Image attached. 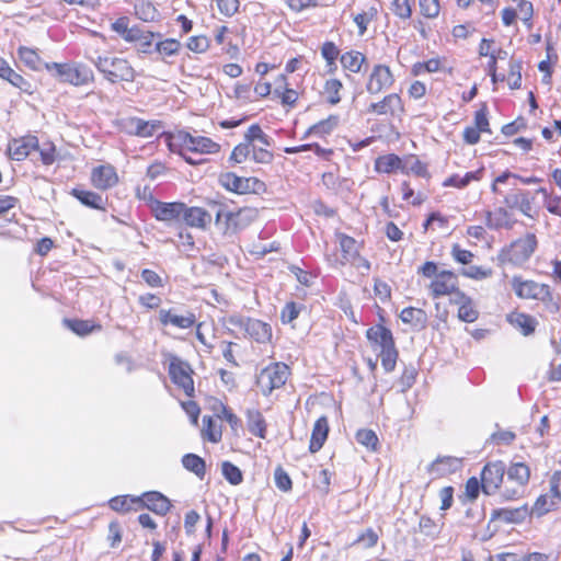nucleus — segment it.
Instances as JSON below:
<instances>
[{
    "instance_id": "obj_58",
    "label": "nucleus",
    "mask_w": 561,
    "mask_h": 561,
    "mask_svg": "<svg viewBox=\"0 0 561 561\" xmlns=\"http://www.w3.org/2000/svg\"><path fill=\"white\" fill-rule=\"evenodd\" d=\"M400 190L402 193V201L412 206H421L427 199V196L423 192L414 191L410 181H402Z\"/></svg>"
},
{
    "instance_id": "obj_60",
    "label": "nucleus",
    "mask_w": 561,
    "mask_h": 561,
    "mask_svg": "<svg viewBox=\"0 0 561 561\" xmlns=\"http://www.w3.org/2000/svg\"><path fill=\"white\" fill-rule=\"evenodd\" d=\"M420 15L425 20H435L442 11L440 0H417Z\"/></svg>"
},
{
    "instance_id": "obj_26",
    "label": "nucleus",
    "mask_w": 561,
    "mask_h": 561,
    "mask_svg": "<svg viewBox=\"0 0 561 561\" xmlns=\"http://www.w3.org/2000/svg\"><path fill=\"white\" fill-rule=\"evenodd\" d=\"M245 331V334L256 343H270L272 341V328L268 323L259 319L245 318L237 322Z\"/></svg>"
},
{
    "instance_id": "obj_9",
    "label": "nucleus",
    "mask_w": 561,
    "mask_h": 561,
    "mask_svg": "<svg viewBox=\"0 0 561 561\" xmlns=\"http://www.w3.org/2000/svg\"><path fill=\"white\" fill-rule=\"evenodd\" d=\"M510 285L516 298L520 300H530L543 306L553 302V293L549 284L525 278L522 275H513Z\"/></svg>"
},
{
    "instance_id": "obj_2",
    "label": "nucleus",
    "mask_w": 561,
    "mask_h": 561,
    "mask_svg": "<svg viewBox=\"0 0 561 561\" xmlns=\"http://www.w3.org/2000/svg\"><path fill=\"white\" fill-rule=\"evenodd\" d=\"M416 273L419 276L428 279L427 290L432 299L443 297H457L462 290L459 284V277L453 270L439 268L438 263L425 261Z\"/></svg>"
},
{
    "instance_id": "obj_39",
    "label": "nucleus",
    "mask_w": 561,
    "mask_h": 561,
    "mask_svg": "<svg viewBox=\"0 0 561 561\" xmlns=\"http://www.w3.org/2000/svg\"><path fill=\"white\" fill-rule=\"evenodd\" d=\"M506 320L525 336L533 334L538 324L533 316L520 311H512L507 314Z\"/></svg>"
},
{
    "instance_id": "obj_29",
    "label": "nucleus",
    "mask_w": 561,
    "mask_h": 561,
    "mask_svg": "<svg viewBox=\"0 0 561 561\" xmlns=\"http://www.w3.org/2000/svg\"><path fill=\"white\" fill-rule=\"evenodd\" d=\"M140 510L147 508L157 515L165 516L171 507V501L158 491H147L139 495Z\"/></svg>"
},
{
    "instance_id": "obj_16",
    "label": "nucleus",
    "mask_w": 561,
    "mask_h": 561,
    "mask_svg": "<svg viewBox=\"0 0 561 561\" xmlns=\"http://www.w3.org/2000/svg\"><path fill=\"white\" fill-rule=\"evenodd\" d=\"M253 142H259L266 147H270V138L263 131L262 127L259 124H252L247 133L244 134V141L238 144L233 147L229 161L234 164H241L248 160L251 156V146Z\"/></svg>"
},
{
    "instance_id": "obj_18",
    "label": "nucleus",
    "mask_w": 561,
    "mask_h": 561,
    "mask_svg": "<svg viewBox=\"0 0 561 561\" xmlns=\"http://www.w3.org/2000/svg\"><path fill=\"white\" fill-rule=\"evenodd\" d=\"M489 106L486 102H480L473 115V125L465 127L462 140L468 145H476L481 139V134H492L489 121Z\"/></svg>"
},
{
    "instance_id": "obj_42",
    "label": "nucleus",
    "mask_w": 561,
    "mask_h": 561,
    "mask_svg": "<svg viewBox=\"0 0 561 561\" xmlns=\"http://www.w3.org/2000/svg\"><path fill=\"white\" fill-rule=\"evenodd\" d=\"M107 505L112 511L122 515L140 511L139 496L130 494L113 496L108 500Z\"/></svg>"
},
{
    "instance_id": "obj_21",
    "label": "nucleus",
    "mask_w": 561,
    "mask_h": 561,
    "mask_svg": "<svg viewBox=\"0 0 561 561\" xmlns=\"http://www.w3.org/2000/svg\"><path fill=\"white\" fill-rule=\"evenodd\" d=\"M367 112L390 119H401L405 113V106L399 93H389L381 100L370 103Z\"/></svg>"
},
{
    "instance_id": "obj_19",
    "label": "nucleus",
    "mask_w": 561,
    "mask_h": 561,
    "mask_svg": "<svg viewBox=\"0 0 561 561\" xmlns=\"http://www.w3.org/2000/svg\"><path fill=\"white\" fill-rule=\"evenodd\" d=\"M478 55L481 58H486L485 71L491 78L493 84L497 83V61L503 59L507 53L502 49L494 38L483 37L478 45Z\"/></svg>"
},
{
    "instance_id": "obj_28",
    "label": "nucleus",
    "mask_w": 561,
    "mask_h": 561,
    "mask_svg": "<svg viewBox=\"0 0 561 561\" xmlns=\"http://www.w3.org/2000/svg\"><path fill=\"white\" fill-rule=\"evenodd\" d=\"M462 467L460 458L454 456H439L427 468L434 479L447 478L458 472Z\"/></svg>"
},
{
    "instance_id": "obj_56",
    "label": "nucleus",
    "mask_w": 561,
    "mask_h": 561,
    "mask_svg": "<svg viewBox=\"0 0 561 561\" xmlns=\"http://www.w3.org/2000/svg\"><path fill=\"white\" fill-rule=\"evenodd\" d=\"M183 467L203 479L206 474L205 460L196 454H186L182 457Z\"/></svg>"
},
{
    "instance_id": "obj_36",
    "label": "nucleus",
    "mask_w": 561,
    "mask_h": 561,
    "mask_svg": "<svg viewBox=\"0 0 561 561\" xmlns=\"http://www.w3.org/2000/svg\"><path fill=\"white\" fill-rule=\"evenodd\" d=\"M485 174V168L481 165L474 171L466 172L463 175H460L458 173L450 174L447 176L442 185L444 187H454L457 190H463L467 186H469L473 182H480L483 180Z\"/></svg>"
},
{
    "instance_id": "obj_8",
    "label": "nucleus",
    "mask_w": 561,
    "mask_h": 561,
    "mask_svg": "<svg viewBox=\"0 0 561 561\" xmlns=\"http://www.w3.org/2000/svg\"><path fill=\"white\" fill-rule=\"evenodd\" d=\"M47 71H54L61 83L84 87L94 83L95 75L85 64L79 61L50 62L45 65Z\"/></svg>"
},
{
    "instance_id": "obj_46",
    "label": "nucleus",
    "mask_w": 561,
    "mask_h": 561,
    "mask_svg": "<svg viewBox=\"0 0 561 561\" xmlns=\"http://www.w3.org/2000/svg\"><path fill=\"white\" fill-rule=\"evenodd\" d=\"M507 480L524 490L530 481L531 471L527 463L512 462L507 468Z\"/></svg>"
},
{
    "instance_id": "obj_45",
    "label": "nucleus",
    "mask_w": 561,
    "mask_h": 561,
    "mask_svg": "<svg viewBox=\"0 0 561 561\" xmlns=\"http://www.w3.org/2000/svg\"><path fill=\"white\" fill-rule=\"evenodd\" d=\"M366 337L371 344L380 346V350L396 344L392 332L383 323L367 329Z\"/></svg>"
},
{
    "instance_id": "obj_34",
    "label": "nucleus",
    "mask_w": 561,
    "mask_h": 561,
    "mask_svg": "<svg viewBox=\"0 0 561 561\" xmlns=\"http://www.w3.org/2000/svg\"><path fill=\"white\" fill-rule=\"evenodd\" d=\"M70 195L88 208L106 211L107 198L96 191L73 187Z\"/></svg>"
},
{
    "instance_id": "obj_53",
    "label": "nucleus",
    "mask_w": 561,
    "mask_h": 561,
    "mask_svg": "<svg viewBox=\"0 0 561 561\" xmlns=\"http://www.w3.org/2000/svg\"><path fill=\"white\" fill-rule=\"evenodd\" d=\"M400 319L413 328L423 329L427 320L426 312L421 308L407 307L401 310Z\"/></svg>"
},
{
    "instance_id": "obj_40",
    "label": "nucleus",
    "mask_w": 561,
    "mask_h": 561,
    "mask_svg": "<svg viewBox=\"0 0 561 561\" xmlns=\"http://www.w3.org/2000/svg\"><path fill=\"white\" fill-rule=\"evenodd\" d=\"M248 431L257 438L265 439L267 436V423L259 409L245 411Z\"/></svg>"
},
{
    "instance_id": "obj_25",
    "label": "nucleus",
    "mask_w": 561,
    "mask_h": 561,
    "mask_svg": "<svg viewBox=\"0 0 561 561\" xmlns=\"http://www.w3.org/2000/svg\"><path fill=\"white\" fill-rule=\"evenodd\" d=\"M35 149H38V138L35 135H25L10 140L7 153L14 161H23Z\"/></svg>"
},
{
    "instance_id": "obj_49",
    "label": "nucleus",
    "mask_w": 561,
    "mask_h": 561,
    "mask_svg": "<svg viewBox=\"0 0 561 561\" xmlns=\"http://www.w3.org/2000/svg\"><path fill=\"white\" fill-rule=\"evenodd\" d=\"M343 90V82L339 78L332 77L324 81L321 93L325 102L334 106L342 101Z\"/></svg>"
},
{
    "instance_id": "obj_12",
    "label": "nucleus",
    "mask_w": 561,
    "mask_h": 561,
    "mask_svg": "<svg viewBox=\"0 0 561 561\" xmlns=\"http://www.w3.org/2000/svg\"><path fill=\"white\" fill-rule=\"evenodd\" d=\"M167 360V370L171 382L176 389L181 390L185 397L194 398L196 392L194 382L195 371L192 365L175 354H168Z\"/></svg>"
},
{
    "instance_id": "obj_5",
    "label": "nucleus",
    "mask_w": 561,
    "mask_h": 561,
    "mask_svg": "<svg viewBox=\"0 0 561 561\" xmlns=\"http://www.w3.org/2000/svg\"><path fill=\"white\" fill-rule=\"evenodd\" d=\"M208 205L215 209V225L224 236L237 234L245 229L256 218V209L241 207L237 210H229L227 205L209 201Z\"/></svg>"
},
{
    "instance_id": "obj_27",
    "label": "nucleus",
    "mask_w": 561,
    "mask_h": 561,
    "mask_svg": "<svg viewBox=\"0 0 561 561\" xmlns=\"http://www.w3.org/2000/svg\"><path fill=\"white\" fill-rule=\"evenodd\" d=\"M206 409L211 412L210 416L224 417L233 432L241 427V419L221 399L208 397Z\"/></svg>"
},
{
    "instance_id": "obj_24",
    "label": "nucleus",
    "mask_w": 561,
    "mask_h": 561,
    "mask_svg": "<svg viewBox=\"0 0 561 561\" xmlns=\"http://www.w3.org/2000/svg\"><path fill=\"white\" fill-rule=\"evenodd\" d=\"M163 128L159 119L145 121L139 117H129L124 122V130L131 136L149 138L154 136Z\"/></svg>"
},
{
    "instance_id": "obj_33",
    "label": "nucleus",
    "mask_w": 561,
    "mask_h": 561,
    "mask_svg": "<svg viewBox=\"0 0 561 561\" xmlns=\"http://www.w3.org/2000/svg\"><path fill=\"white\" fill-rule=\"evenodd\" d=\"M451 302L458 306L457 318L466 323H473L479 318V310L473 299L463 290Z\"/></svg>"
},
{
    "instance_id": "obj_11",
    "label": "nucleus",
    "mask_w": 561,
    "mask_h": 561,
    "mask_svg": "<svg viewBox=\"0 0 561 561\" xmlns=\"http://www.w3.org/2000/svg\"><path fill=\"white\" fill-rule=\"evenodd\" d=\"M291 375L290 367L282 362H274L262 368L255 376V386L263 397L282 389Z\"/></svg>"
},
{
    "instance_id": "obj_3",
    "label": "nucleus",
    "mask_w": 561,
    "mask_h": 561,
    "mask_svg": "<svg viewBox=\"0 0 561 561\" xmlns=\"http://www.w3.org/2000/svg\"><path fill=\"white\" fill-rule=\"evenodd\" d=\"M535 196L527 190H515L503 199L504 206L494 209L495 226L499 229H512L517 220L514 218L513 210L517 209L525 217L535 219L538 214V207L535 206Z\"/></svg>"
},
{
    "instance_id": "obj_38",
    "label": "nucleus",
    "mask_w": 561,
    "mask_h": 561,
    "mask_svg": "<svg viewBox=\"0 0 561 561\" xmlns=\"http://www.w3.org/2000/svg\"><path fill=\"white\" fill-rule=\"evenodd\" d=\"M330 432L329 420L325 415L320 416L316 420L311 436L309 440V451L311 454L318 453L325 444Z\"/></svg>"
},
{
    "instance_id": "obj_15",
    "label": "nucleus",
    "mask_w": 561,
    "mask_h": 561,
    "mask_svg": "<svg viewBox=\"0 0 561 561\" xmlns=\"http://www.w3.org/2000/svg\"><path fill=\"white\" fill-rule=\"evenodd\" d=\"M218 182L226 191L238 195H261L267 192V185L261 179L256 176H239L231 171L221 173Z\"/></svg>"
},
{
    "instance_id": "obj_4",
    "label": "nucleus",
    "mask_w": 561,
    "mask_h": 561,
    "mask_svg": "<svg viewBox=\"0 0 561 561\" xmlns=\"http://www.w3.org/2000/svg\"><path fill=\"white\" fill-rule=\"evenodd\" d=\"M374 171L378 174L388 175L397 172L403 174L412 173L426 180L432 178L428 164L416 154H408L404 159L397 153L380 154L374 161Z\"/></svg>"
},
{
    "instance_id": "obj_14",
    "label": "nucleus",
    "mask_w": 561,
    "mask_h": 561,
    "mask_svg": "<svg viewBox=\"0 0 561 561\" xmlns=\"http://www.w3.org/2000/svg\"><path fill=\"white\" fill-rule=\"evenodd\" d=\"M158 320L160 325L163 328L169 325L181 330L195 328V336L198 342L208 348L213 347L202 331L203 322L197 321V317L193 311H186L183 314H179L172 308L160 309L158 313Z\"/></svg>"
},
{
    "instance_id": "obj_31",
    "label": "nucleus",
    "mask_w": 561,
    "mask_h": 561,
    "mask_svg": "<svg viewBox=\"0 0 561 561\" xmlns=\"http://www.w3.org/2000/svg\"><path fill=\"white\" fill-rule=\"evenodd\" d=\"M224 417L205 414L202 417V425L199 430L202 440L210 444L220 443L224 434Z\"/></svg>"
},
{
    "instance_id": "obj_63",
    "label": "nucleus",
    "mask_w": 561,
    "mask_h": 561,
    "mask_svg": "<svg viewBox=\"0 0 561 561\" xmlns=\"http://www.w3.org/2000/svg\"><path fill=\"white\" fill-rule=\"evenodd\" d=\"M355 438L358 444L366 447L368 450L376 451L379 446L377 434L369 428H360L356 432Z\"/></svg>"
},
{
    "instance_id": "obj_48",
    "label": "nucleus",
    "mask_w": 561,
    "mask_h": 561,
    "mask_svg": "<svg viewBox=\"0 0 561 561\" xmlns=\"http://www.w3.org/2000/svg\"><path fill=\"white\" fill-rule=\"evenodd\" d=\"M18 57L32 71H41L45 69L47 64L43 61L37 49L27 46H20L18 48Z\"/></svg>"
},
{
    "instance_id": "obj_47",
    "label": "nucleus",
    "mask_w": 561,
    "mask_h": 561,
    "mask_svg": "<svg viewBox=\"0 0 561 561\" xmlns=\"http://www.w3.org/2000/svg\"><path fill=\"white\" fill-rule=\"evenodd\" d=\"M522 69L523 64L519 59H511L508 62V70L506 75H500L497 82H506L511 90H518L522 88Z\"/></svg>"
},
{
    "instance_id": "obj_57",
    "label": "nucleus",
    "mask_w": 561,
    "mask_h": 561,
    "mask_svg": "<svg viewBox=\"0 0 561 561\" xmlns=\"http://www.w3.org/2000/svg\"><path fill=\"white\" fill-rule=\"evenodd\" d=\"M3 80L27 95H32L35 92L34 84H32V82H30L21 73L16 72L13 68H11Z\"/></svg>"
},
{
    "instance_id": "obj_62",
    "label": "nucleus",
    "mask_w": 561,
    "mask_h": 561,
    "mask_svg": "<svg viewBox=\"0 0 561 561\" xmlns=\"http://www.w3.org/2000/svg\"><path fill=\"white\" fill-rule=\"evenodd\" d=\"M390 10L400 20H410L413 15V0H389Z\"/></svg>"
},
{
    "instance_id": "obj_64",
    "label": "nucleus",
    "mask_w": 561,
    "mask_h": 561,
    "mask_svg": "<svg viewBox=\"0 0 561 561\" xmlns=\"http://www.w3.org/2000/svg\"><path fill=\"white\" fill-rule=\"evenodd\" d=\"M185 46L194 54H205L210 48V39L204 34L193 35L187 38Z\"/></svg>"
},
{
    "instance_id": "obj_30",
    "label": "nucleus",
    "mask_w": 561,
    "mask_h": 561,
    "mask_svg": "<svg viewBox=\"0 0 561 561\" xmlns=\"http://www.w3.org/2000/svg\"><path fill=\"white\" fill-rule=\"evenodd\" d=\"M530 516L527 504L519 507H501L493 510L490 515L491 522L501 524H520Z\"/></svg>"
},
{
    "instance_id": "obj_32",
    "label": "nucleus",
    "mask_w": 561,
    "mask_h": 561,
    "mask_svg": "<svg viewBox=\"0 0 561 561\" xmlns=\"http://www.w3.org/2000/svg\"><path fill=\"white\" fill-rule=\"evenodd\" d=\"M413 77H420L427 73L451 72V68L447 67V59L444 56H435L426 60L416 61L411 66L410 70Z\"/></svg>"
},
{
    "instance_id": "obj_17",
    "label": "nucleus",
    "mask_w": 561,
    "mask_h": 561,
    "mask_svg": "<svg viewBox=\"0 0 561 561\" xmlns=\"http://www.w3.org/2000/svg\"><path fill=\"white\" fill-rule=\"evenodd\" d=\"M90 184L99 192H107L115 188L119 182L121 176L117 168L110 163L103 162L93 165L90 170Z\"/></svg>"
},
{
    "instance_id": "obj_13",
    "label": "nucleus",
    "mask_w": 561,
    "mask_h": 561,
    "mask_svg": "<svg viewBox=\"0 0 561 561\" xmlns=\"http://www.w3.org/2000/svg\"><path fill=\"white\" fill-rule=\"evenodd\" d=\"M306 89L302 80L291 82L286 73H278L274 78V96L273 101L280 105L286 112L296 108L302 98Z\"/></svg>"
},
{
    "instance_id": "obj_41",
    "label": "nucleus",
    "mask_w": 561,
    "mask_h": 561,
    "mask_svg": "<svg viewBox=\"0 0 561 561\" xmlns=\"http://www.w3.org/2000/svg\"><path fill=\"white\" fill-rule=\"evenodd\" d=\"M62 323L76 335L84 337L93 332L102 331L103 327L100 322L92 319H64Z\"/></svg>"
},
{
    "instance_id": "obj_50",
    "label": "nucleus",
    "mask_w": 561,
    "mask_h": 561,
    "mask_svg": "<svg viewBox=\"0 0 561 561\" xmlns=\"http://www.w3.org/2000/svg\"><path fill=\"white\" fill-rule=\"evenodd\" d=\"M340 117L339 115L332 114L329 115L327 118L321 119L317 122L316 124L311 125L308 130L306 131V135H312L317 136L319 138H325L327 136L331 135L339 126Z\"/></svg>"
},
{
    "instance_id": "obj_7",
    "label": "nucleus",
    "mask_w": 561,
    "mask_h": 561,
    "mask_svg": "<svg viewBox=\"0 0 561 561\" xmlns=\"http://www.w3.org/2000/svg\"><path fill=\"white\" fill-rule=\"evenodd\" d=\"M538 248V239L535 233L527 232L503 247L497 255L501 264L523 267L530 260Z\"/></svg>"
},
{
    "instance_id": "obj_37",
    "label": "nucleus",
    "mask_w": 561,
    "mask_h": 561,
    "mask_svg": "<svg viewBox=\"0 0 561 561\" xmlns=\"http://www.w3.org/2000/svg\"><path fill=\"white\" fill-rule=\"evenodd\" d=\"M340 64L345 73L358 75L367 65V57L357 49H350L342 53Z\"/></svg>"
},
{
    "instance_id": "obj_22",
    "label": "nucleus",
    "mask_w": 561,
    "mask_h": 561,
    "mask_svg": "<svg viewBox=\"0 0 561 561\" xmlns=\"http://www.w3.org/2000/svg\"><path fill=\"white\" fill-rule=\"evenodd\" d=\"M505 474V465L501 460L490 461L481 470L482 492L494 494L501 486Z\"/></svg>"
},
{
    "instance_id": "obj_61",
    "label": "nucleus",
    "mask_w": 561,
    "mask_h": 561,
    "mask_svg": "<svg viewBox=\"0 0 561 561\" xmlns=\"http://www.w3.org/2000/svg\"><path fill=\"white\" fill-rule=\"evenodd\" d=\"M378 11L375 7H370L367 11L359 12L354 15L353 21L357 26V34L363 36L368 25L377 18Z\"/></svg>"
},
{
    "instance_id": "obj_55",
    "label": "nucleus",
    "mask_w": 561,
    "mask_h": 561,
    "mask_svg": "<svg viewBox=\"0 0 561 561\" xmlns=\"http://www.w3.org/2000/svg\"><path fill=\"white\" fill-rule=\"evenodd\" d=\"M161 37V34H156L152 31L137 30L134 37H129V43H138L139 50L142 54H151L154 50V37Z\"/></svg>"
},
{
    "instance_id": "obj_20",
    "label": "nucleus",
    "mask_w": 561,
    "mask_h": 561,
    "mask_svg": "<svg viewBox=\"0 0 561 561\" xmlns=\"http://www.w3.org/2000/svg\"><path fill=\"white\" fill-rule=\"evenodd\" d=\"M394 82L396 77L391 68L385 64H376L367 77L365 88L369 94L377 95L389 90Z\"/></svg>"
},
{
    "instance_id": "obj_23",
    "label": "nucleus",
    "mask_w": 561,
    "mask_h": 561,
    "mask_svg": "<svg viewBox=\"0 0 561 561\" xmlns=\"http://www.w3.org/2000/svg\"><path fill=\"white\" fill-rule=\"evenodd\" d=\"M149 208L152 216L164 222L178 221L182 218L183 211L185 210V203L183 202H161L151 198Z\"/></svg>"
},
{
    "instance_id": "obj_6",
    "label": "nucleus",
    "mask_w": 561,
    "mask_h": 561,
    "mask_svg": "<svg viewBox=\"0 0 561 561\" xmlns=\"http://www.w3.org/2000/svg\"><path fill=\"white\" fill-rule=\"evenodd\" d=\"M93 64L103 78L112 84L134 83L138 77L131 60L123 55L98 56Z\"/></svg>"
},
{
    "instance_id": "obj_10",
    "label": "nucleus",
    "mask_w": 561,
    "mask_h": 561,
    "mask_svg": "<svg viewBox=\"0 0 561 561\" xmlns=\"http://www.w3.org/2000/svg\"><path fill=\"white\" fill-rule=\"evenodd\" d=\"M335 239L339 244V250L341 252V257L335 259L333 263L334 266H345L346 264H351L356 268L364 270L366 272L370 271L371 264L370 262L360 254L362 249L364 248V241H358L355 238L344 233V232H335ZM330 262L332 260L328 259Z\"/></svg>"
},
{
    "instance_id": "obj_43",
    "label": "nucleus",
    "mask_w": 561,
    "mask_h": 561,
    "mask_svg": "<svg viewBox=\"0 0 561 561\" xmlns=\"http://www.w3.org/2000/svg\"><path fill=\"white\" fill-rule=\"evenodd\" d=\"M515 179L519 181L524 185H531V184H538L541 182V179L535 175L531 176H522L519 174L513 173L510 170L503 171L501 174L494 178L490 185V190L495 195H502L503 191L501 190V185L505 184L508 179Z\"/></svg>"
},
{
    "instance_id": "obj_44",
    "label": "nucleus",
    "mask_w": 561,
    "mask_h": 561,
    "mask_svg": "<svg viewBox=\"0 0 561 561\" xmlns=\"http://www.w3.org/2000/svg\"><path fill=\"white\" fill-rule=\"evenodd\" d=\"M181 50L182 43L173 37H159V39L154 43V51L164 62H169V58L176 57Z\"/></svg>"
},
{
    "instance_id": "obj_1",
    "label": "nucleus",
    "mask_w": 561,
    "mask_h": 561,
    "mask_svg": "<svg viewBox=\"0 0 561 561\" xmlns=\"http://www.w3.org/2000/svg\"><path fill=\"white\" fill-rule=\"evenodd\" d=\"M164 140L172 153L181 156L188 164L198 165L204 159H195L196 154H218L221 146L210 137L195 136L186 130L164 133Z\"/></svg>"
},
{
    "instance_id": "obj_52",
    "label": "nucleus",
    "mask_w": 561,
    "mask_h": 561,
    "mask_svg": "<svg viewBox=\"0 0 561 561\" xmlns=\"http://www.w3.org/2000/svg\"><path fill=\"white\" fill-rule=\"evenodd\" d=\"M535 193L541 196L543 207L549 214L561 218V195L547 187H538Z\"/></svg>"
},
{
    "instance_id": "obj_54",
    "label": "nucleus",
    "mask_w": 561,
    "mask_h": 561,
    "mask_svg": "<svg viewBox=\"0 0 561 561\" xmlns=\"http://www.w3.org/2000/svg\"><path fill=\"white\" fill-rule=\"evenodd\" d=\"M561 503L553 499V495L549 492L548 494H540L531 508H529L530 515L538 517L546 515L547 513L556 510Z\"/></svg>"
},
{
    "instance_id": "obj_35",
    "label": "nucleus",
    "mask_w": 561,
    "mask_h": 561,
    "mask_svg": "<svg viewBox=\"0 0 561 561\" xmlns=\"http://www.w3.org/2000/svg\"><path fill=\"white\" fill-rule=\"evenodd\" d=\"M182 218L187 226L202 230L207 229L213 221V216L208 210L199 206L188 207L186 204Z\"/></svg>"
},
{
    "instance_id": "obj_59",
    "label": "nucleus",
    "mask_w": 561,
    "mask_h": 561,
    "mask_svg": "<svg viewBox=\"0 0 561 561\" xmlns=\"http://www.w3.org/2000/svg\"><path fill=\"white\" fill-rule=\"evenodd\" d=\"M480 492H482L481 479L470 477L465 483V491L460 495V500L462 503H473L479 497Z\"/></svg>"
},
{
    "instance_id": "obj_51",
    "label": "nucleus",
    "mask_w": 561,
    "mask_h": 561,
    "mask_svg": "<svg viewBox=\"0 0 561 561\" xmlns=\"http://www.w3.org/2000/svg\"><path fill=\"white\" fill-rule=\"evenodd\" d=\"M320 54L325 62L328 72L334 73L337 69L336 60H340L342 55L339 46L332 41H325L320 47Z\"/></svg>"
}]
</instances>
